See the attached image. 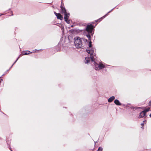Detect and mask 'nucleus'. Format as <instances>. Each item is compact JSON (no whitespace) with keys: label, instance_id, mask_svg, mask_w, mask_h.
I'll return each instance as SVG.
<instances>
[{"label":"nucleus","instance_id":"nucleus-1","mask_svg":"<svg viewBox=\"0 0 151 151\" xmlns=\"http://www.w3.org/2000/svg\"><path fill=\"white\" fill-rule=\"evenodd\" d=\"M89 48L87 49L86 50L87 52L88 53L90 54V58L91 59V60L92 62V63L95 66L98 65L99 68L101 69H103L104 68V65L102 64H98L96 62L94 59V58L93 56H95V49L94 48H91V42H90L89 43Z\"/></svg>","mask_w":151,"mask_h":151},{"label":"nucleus","instance_id":"nucleus-2","mask_svg":"<svg viewBox=\"0 0 151 151\" xmlns=\"http://www.w3.org/2000/svg\"><path fill=\"white\" fill-rule=\"evenodd\" d=\"M74 43L76 48H79L83 47V44L82 43L83 38H80L79 37H76L74 38Z\"/></svg>","mask_w":151,"mask_h":151},{"label":"nucleus","instance_id":"nucleus-3","mask_svg":"<svg viewBox=\"0 0 151 151\" xmlns=\"http://www.w3.org/2000/svg\"><path fill=\"white\" fill-rule=\"evenodd\" d=\"M150 108H148L147 109H145L144 111L141 112L140 114L139 117L140 118H142L145 116L146 113L149 111Z\"/></svg>","mask_w":151,"mask_h":151},{"label":"nucleus","instance_id":"nucleus-4","mask_svg":"<svg viewBox=\"0 0 151 151\" xmlns=\"http://www.w3.org/2000/svg\"><path fill=\"white\" fill-rule=\"evenodd\" d=\"M93 29V26L92 24L88 25L86 27V30L89 33H91Z\"/></svg>","mask_w":151,"mask_h":151},{"label":"nucleus","instance_id":"nucleus-5","mask_svg":"<svg viewBox=\"0 0 151 151\" xmlns=\"http://www.w3.org/2000/svg\"><path fill=\"white\" fill-rule=\"evenodd\" d=\"M39 51V50H35L32 51V52H30L29 51H27L26 52H24L23 53V55H27L28 54H29L31 53H32V52H36L37 51Z\"/></svg>","mask_w":151,"mask_h":151},{"label":"nucleus","instance_id":"nucleus-6","mask_svg":"<svg viewBox=\"0 0 151 151\" xmlns=\"http://www.w3.org/2000/svg\"><path fill=\"white\" fill-rule=\"evenodd\" d=\"M54 14L57 17L58 19H59L60 20H62L63 19L62 16L60 13H57L55 12H54Z\"/></svg>","mask_w":151,"mask_h":151},{"label":"nucleus","instance_id":"nucleus-7","mask_svg":"<svg viewBox=\"0 0 151 151\" xmlns=\"http://www.w3.org/2000/svg\"><path fill=\"white\" fill-rule=\"evenodd\" d=\"M61 9V13L62 14L64 13L65 14V13H66V10L65 8L63 7V6L61 5L60 6Z\"/></svg>","mask_w":151,"mask_h":151},{"label":"nucleus","instance_id":"nucleus-8","mask_svg":"<svg viewBox=\"0 0 151 151\" xmlns=\"http://www.w3.org/2000/svg\"><path fill=\"white\" fill-rule=\"evenodd\" d=\"M65 16H64V19L65 20L68 19L70 14H69L67 12L65 13V14H64Z\"/></svg>","mask_w":151,"mask_h":151},{"label":"nucleus","instance_id":"nucleus-9","mask_svg":"<svg viewBox=\"0 0 151 151\" xmlns=\"http://www.w3.org/2000/svg\"><path fill=\"white\" fill-rule=\"evenodd\" d=\"M114 103L117 105H121V104L120 103L119 101L117 99H116L114 101Z\"/></svg>","mask_w":151,"mask_h":151},{"label":"nucleus","instance_id":"nucleus-10","mask_svg":"<svg viewBox=\"0 0 151 151\" xmlns=\"http://www.w3.org/2000/svg\"><path fill=\"white\" fill-rule=\"evenodd\" d=\"M115 98L114 96H111L108 99V101L109 102H112L114 99Z\"/></svg>","mask_w":151,"mask_h":151},{"label":"nucleus","instance_id":"nucleus-11","mask_svg":"<svg viewBox=\"0 0 151 151\" xmlns=\"http://www.w3.org/2000/svg\"><path fill=\"white\" fill-rule=\"evenodd\" d=\"M90 62V59L89 58H86L85 60V62L86 63L88 64V63H89Z\"/></svg>","mask_w":151,"mask_h":151},{"label":"nucleus","instance_id":"nucleus-12","mask_svg":"<svg viewBox=\"0 0 151 151\" xmlns=\"http://www.w3.org/2000/svg\"><path fill=\"white\" fill-rule=\"evenodd\" d=\"M102 150H103V148H102L101 147H99L98 149V150H97V151H102Z\"/></svg>","mask_w":151,"mask_h":151},{"label":"nucleus","instance_id":"nucleus-13","mask_svg":"<svg viewBox=\"0 0 151 151\" xmlns=\"http://www.w3.org/2000/svg\"><path fill=\"white\" fill-rule=\"evenodd\" d=\"M65 21L68 23V24H69L70 23V20H69L68 19L65 20Z\"/></svg>","mask_w":151,"mask_h":151},{"label":"nucleus","instance_id":"nucleus-14","mask_svg":"<svg viewBox=\"0 0 151 151\" xmlns=\"http://www.w3.org/2000/svg\"><path fill=\"white\" fill-rule=\"evenodd\" d=\"M149 106L151 107V101L149 103Z\"/></svg>","mask_w":151,"mask_h":151},{"label":"nucleus","instance_id":"nucleus-15","mask_svg":"<svg viewBox=\"0 0 151 151\" xmlns=\"http://www.w3.org/2000/svg\"><path fill=\"white\" fill-rule=\"evenodd\" d=\"M61 29L62 30H63L64 29V28L63 27L61 28Z\"/></svg>","mask_w":151,"mask_h":151},{"label":"nucleus","instance_id":"nucleus-16","mask_svg":"<svg viewBox=\"0 0 151 151\" xmlns=\"http://www.w3.org/2000/svg\"><path fill=\"white\" fill-rule=\"evenodd\" d=\"M141 125L143 127V126L144 125V123H142L141 124Z\"/></svg>","mask_w":151,"mask_h":151},{"label":"nucleus","instance_id":"nucleus-17","mask_svg":"<svg viewBox=\"0 0 151 151\" xmlns=\"http://www.w3.org/2000/svg\"><path fill=\"white\" fill-rule=\"evenodd\" d=\"M107 14H106V15H105V16H104L103 17V18H104L105 17V16H106Z\"/></svg>","mask_w":151,"mask_h":151},{"label":"nucleus","instance_id":"nucleus-18","mask_svg":"<svg viewBox=\"0 0 151 151\" xmlns=\"http://www.w3.org/2000/svg\"><path fill=\"white\" fill-rule=\"evenodd\" d=\"M98 69V68L97 67H96L95 68V70H97Z\"/></svg>","mask_w":151,"mask_h":151},{"label":"nucleus","instance_id":"nucleus-19","mask_svg":"<svg viewBox=\"0 0 151 151\" xmlns=\"http://www.w3.org/2000/svg\"><path fill=\"white\" fill-rule=\"evenodd\" d=\"M18 58L16 60L15 62L14 63H15L17 61V60H18V58Z\"/></svg>","mask_w":151,"mask_h":151},{"label":"nucleus","instance_id":"nucleus-20","mask_svg":"<svg viewBox=\"0 0 151 151\" xmlns=\"http://www.w3.org/2000/svg\"><path fill=\"white\" fill-rule=\"evenodd\" d=\"M110 12H110H108V13H109Z\"/></svg>","mask_w":151,"mask_h":151},{"label":"nucleus","instance_id":"nucleus-21","mask_svg":"<svg viewBox=\"0 0 151 151\" xmlns=\"http://www.w3.org/2000/svg\"><path fill=\"white\" fill-rule=\"evenodd\" d=\"M11 151H12V150H11Z\"/></svg>","mask_w":151,"mask_h":151}]
</instances>
